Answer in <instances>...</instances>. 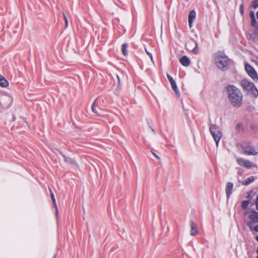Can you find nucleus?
<instances>
[{
  "mask_svg": "<svg viewBox=\"0 0 258 258\" xmlns=\"http://www.w3.org/2000/svg\"><path fill=\"white\" fill-rule=\"evenodd\" d=\"M15 119H16V117L14 116L13 117V121H15Z\"/></svg>",
  "mask_w": 258,
  "mask_h": 258,
  "instance_id": "c9c22d12",
  "label": "nucleus"
},
{
  "mask_svg": "<svg viewBox=\"0 0 258 258\" xmlns=\"http://www.w3.org/2000/svg\"><path fill=\"white\" fill-rule=\"evenodd\" d=\"M127 47H128V44L126 43H124L122 44L121 45V51H122V54L124 56H126L128 55V51L127 50Z\"/></svg>",
  "mask_w": 258,
  "mask_h": 258,
  "instance_id": "f3484780",
  "label": "nucleus"
},
{
  "mask_svg": "<svg viewBox=\"0 0 258 258\" xmlns=\"http://www.w3.org/2000/svg\"><path fill=\"white\" fill-rule=\"evenodd\" d=\"M249 218L251 220V221L249 222L247 224V225L249 226V228L251 230V223L258 222V212L255 211H252L250 215H249Z\"/></svg>",
  "mask_w": 258,
  "mask_h": 258,
  "instance_id": "6e6552de",
  "label": "nucleus"
},
{
  "mask_svg": "<svg viewBox=\"0 0 258 258\" xmlns=\"http://www.w3.org/2000/svg\"><path fill=\"white\" fill-rule=\"evenodd\" d=\"M215 55V62L217 67L219 69L224 71L228 70L230 60L226 55L225 53L222 51H219Z\"/></svg>",
  "mask_w": 258,
  "mask_h": 258,
  "instance_id": "f03ea898",
  "label": "nucleus"
},
{
  "mask_svg": "<svg viewBox=\"0 0 258 258\" xmlns=\"http://www.w3.org/2000/svg\"><path fill=\"white\" fill-rule=\"evenodd\" d=\"M193 43L195 44V47L192 49V51L194 53L196 54L198 52V43L196 41H193Z\"/></svg>",
  "mask_w": 258,
  "mask_h": 258,
  "instance_id": "393cba45",
  "label": "nucleus"
},
{
  "mask_svg": "<svg viewBox=\"0 0 258 258\" xmlns=\"http://www.w3.org/2000/svg\"><path fill=\"white\" fill-rule=\"evenodd\" d=\"M228 98L232 104L235 107H239L242 104V95L240 91L232 85H228L226 88Z\"/></svg>",
  "mask_w": 258,
  "mask_h": 258,
  "instance_id": "f257e3e1",
  "label": "nucleus"
},
{
  "mask_svg": "<svg viewBox=\"0 0 258 258\" xmlns=\"http://www.w3.org/2000/svg\"><path fill=\"white\" fill-rule=\"evenodd\" d=\"M236 129L238 132H240L243 131V124L241 122L237 123Z\"/></svg>",
  "mask_w": 258,
  "mask_h": 258,
  "instance_id": "412c9836",
  "label": "nucleus"
},
{
  "mask_svg": "<svg viewBox=\"0 0 258 258\" xmlns=\"http://www.w3.org/2000/svg\"><path fill=\"white\" fill-rule=\"evenodd\" d=\"M240 85L244 91L253 95L255 97L258 96V90L253 83L247 80L243 79L240 82Z\"/></svg>",
  "mask_w": 258,
  "mask_h": 258,
  "instance_id": "7ed1b4c3",
  "label": "nucleus"
},
{
  "mask_svg": "<svg viewBox=\"0 0 258 258\" xmlns=\"http://www.w3.org/2000/svg\"><path fill=\"white\" fill-rule=\"evenodd\" d=\"M145 51H146V53H147V54L148 55V56L150 57H152V54L151 53H150V52H149L146 48H145Z\"/></svg>",
  "mask_w": 258,
  "mask_h": 258,
  "instance_id": "c756f323",
  "label": "nucleus"
},
{
  "mask_svg": "<svg viewBox=\"0 0 258 258\" xmlns=\"http://www.w3.org/2000/svg\"><path fill=\"white\" fill-rule=\"evenodd\" d=\"M242 149L245 153L248 155H255L258 154V151H256L253 146L249 144H244L242 145Z\"/></svg>",
  "mask_w": 258,
  "mask_h": 258,
  "instance_id": "423d86ee",
  "label": "nucleus"
},
{
  "mask_svg": "<svg viewBox=\"0 0 258 258\" xmlns=\"http://www.w3.org/2000/svg\"><path fill=\"white\" fill-rule=\"evenodd\" d=\"M209 123L210 122L211 123H211V118L210 117L209 118Z\"/></svg>",
  "mask_w": 258,
  "mask_h": 258,
  "instance_id": "e433bc0d",
  "label": "nucleus"
},
{
  "mask_svg": "<svg viewBox=\"0 0 258 258\" xmlns=\"http://www.w3.org/2000/svg\"><path fill=\"white\" fill-rule=\"evenodd\" d=\"M63 16L65 20V24H66V27H67L68 25V19L65 15V14L63 13Z\"/></svg>",
  "mask_w": 258,
  "mask_h": 258,
  "instance_id": "c85d7f7f",
  "label": "nucleus"
},
{
  "mask_svg": "<svg viewBox=\"0 0 258 258\" xmlns=\"http://www.w3.org/2000/svg\"><path fill=\"white\" fill-rule=\"evenodd\" d=\"M152 131H153L154 133H155V131H154V130L153 128H152Z\"/></svg>",
  "mask_w": 258,
  "mask_h": 258,
  "instance_id": "a19ab883",
  "label": "nucleus"
},
{
  "mask_svg": "<svg viewBox=\"0 0 258 258\" xmlns=\"http://www.w3.org/2000/svg\"><path fill=\"white\" fill-rule=\"evenodd\" d=\"M245 159L242 158H238L236 159V162L238 165L241 166H243L244 165Z\"/></svg>",
  "mask_w": 258,
  "mask_h": 258,
  "instance_id": "aec40b11",
  "label": "nucleus"
},
{
  "mask_svg": "<svg viewBox=\"0 0 258 258\" xmlns=\"http://www.w3.org/2000/svg\"><path fill=\"white\" fill-rule=\"evenodd\" d=\"M151 58V60L152 62H153V55H152V57H150Z\"/></svg>",
  "mask_w": 258,
  "mask_h": 258,
  "instance_id": "f704fd0d",
  "label": "nucleus"
},
{
  "mask_svg": "<svg viewBox=\"0 0 258 258\" xmlns=\"http://www.w3.org/2000/svg\"><path fill=\"white\" fill-rule=\"evenodd\" d=\"M179 61L181 64L184 67H187L190 64V60L188 58V57L186 55L183 56L179 59Z\"/></svg>",
  "mask_w": 258,
  "mask_h": 258,
  "instance_id": "f8f14e48",
  "label": "nucleus"
},
{
  "mask_svg": "<svg viewBox=\"0 0 258 258\" xmlns=\"http://www.w3.org/2000/svg\"><path fill=\"white\" fill-rule=\"evenodd\" d=\"M239 12L241 16H243L244 14V4H241L240 5L239 7Z\"/></svg>",
  "mask_w": 258,
  "mask_h": 258,
  "instance_id": "a878e982",
  "label": "nucleus"
},
{
  "mask_svg": "<svg viewBox=\"0 0 258 258\" xmlns=\"http://www.w3.org/2000/svg\"><path fill=\"white\" fill-rule=\"evenodd\" d=\"M255 205H256V209L258 210V196H257V197L256 198Z\"/></svg>",
  "mask_w": 258,
  "mask_h": 258,
  "instance_id": "473e14b6",
  "label": "nucleus"
},
{
  "mask_svg": "<svg viewBox=\"0 0 258 258\" xmlns=\"http://www.w3.org/2000/svg\"><path fill=\"white\" fill-rule=\"evenodd\" d=\"M60 153L63 157L64 162H66V163H68L70 164H76L75 161H74V159H73L70 157H67L66 155L63 154L61 152H60Z\"/></svg>",
  "mask_w": 258,
  "mask_h": 258,
  "instance_id": "2eb2a0df",
  "label": "nucleus"
},
{
  "mask_svg": "<svg viewBox=\"0 0 258 258\" xmlns=\"http://www.w3.org/2000/svg\"><path fill=\"white\" fill-rule=\"evenodd\" d=\"M249 203V201H242V203H241V208L243 209H246L247 207V206H248Z\"/></svg>",
  "mask_w": 258,
  "mask_h": 258,
  "instance_id": "4be33fe9",
  "label": "nucleus"
},
{
  "mask_svg": "<svg viewBox=\"0 0 258 258\" xmlns=\"http://www.w3.org/2000/svg\"><path fill=\"white\" fill-rule=\"evenodd\" d=\"M244 162H245V163H244L243 167L245 168H250L253 167H256L255 164H253L251 162H250V161H249L248 160L245 159Z\"/></svg>",
  "mask_w": 258,
  "mask_h": 258,
  "instance_id": "6ab92c4d",
  "label": "nucleus"
},
{
  "mask_svg": "<svg viewBox=\"0 0 258 258\" xmlns=\"http://www.w3.org/2000/svg\"><path fill=\"white\" fill-rule=\"evenodd\" d=\"M245 69L248 75L252 78L253 80L258 81L257 73L251 66L248 63L245 64Z\"/></svg>",
  "mask_w": 258,
  "mask_h": 258,
  "instance_id": "39448f33",
  "label": "nucleus"
},
{
  "mask_svg": "<svg viewBox=\"0 0 258 258\" xmlns=\"http://www.w3.org/2000/svg\"><path fill=\"white\" fill-rule=\"evenodd\" d=\"M233 184L231 182H228L226 185L225 191L227 199H229L232 192Z\"/></svg>",
  "mask_w": 258,
  "mask_h": 258,
  "instance_id": "1a4fd4ad",
  "label": "nucleus"
},
{
  "mask_svg": "<svg viewBox=\"0 0 258 258\" xmlns=\"http://www.w3.org/2000/svg\"><path fill=\"white\" fill-rule=\"evenodd\" d=\"M251 7H253L254 9H256L258 8V0H254L252 2Z\"/></svg>",
  "mask_w": 258,
  "mask_h": 258,
  "instance_id": "b1692460",
  "label": "nucleus"
},
{
  "mask_svg": "<svg viewBox=\"0 0 258 258\" xmlns=\"http://www.w3.org/2000/svg\"><path fill=\"white\" fill-rule=\"evenodd\" d=\"M255 239L258 242V236L256 237Z\"/></svg>",
  "mask_w": 258,
  "mask_h": 258,
  "instance_id": "4c0bfd02",
  "label": "nucleus"
},
{
  "mask_svg": "<svg viewBox=\"0 0 258 258\" xmlns=\"http://www.w3.org/2000/svg\"><path fill=\"white\" fill-rule=\"evenodd\" d=\"M242 173H243V171H242V170H241V171H238V174L239 175H241V174H242Z\"/></svg>",
  "mask_w": 258,
  "mask_h": 258,
  "instance_id": "72a5a7b5",
  "label": "nucleus"
},
{
  "mask_svg": "<svg viewBox=\"0 0 258 258\" xmlns=\"http://www.w3.org/2000/svg\"><path fill=\"white\" fill-rule=\"evenodd\" d=\"M256 258H258V255H257V256Z\"/></svg>",
  "mask_w": 258,
  "mask_h": 258,
  "instance_id": "79ce46f5",
  "label": "nucleus"
},
{
  "mask_svg": "<svg viewBox=\"0 0 258 258\" xmlns=\"http://www.w3.org/2000/svg\"><path fill=\"white\" fill-rule=\"evenodd\" d=\"M167 77L171 84L172 90L175 92L177 95L179 96L180 95L179 91L178 89L175 81L172 77L169 74H167Z\"/></svg>",
  "mask_w": 258,
  "mask_h": 258,
  "instance_id": "0eeeda50",
  "label": "nucleus"
},
{
  "mask_svg": "<svg viewBox=\"0 0 258 258\" xmlns=\"http://www.w3.org/2000/svg\"><path fill=\"white\" fill-rule=\"evenodd\" d=\"M209 125L210 132L213 136L216 143L217 146H218L220 140L222 136V132L221 131L220 127L216 124H214L210 122L209 123Z\"/></svg>",
  "mask_w": 258,
  "mask_h": 258,
  "instance_id": "20e7f679",
  "label": "nucleus"
},
{
  "mask_svg": "<svg viewBox=\"0 0 258 258\" xmlns=\"http://www.w3.org/2000/svg\"><path fill=\"white\" fill-rule=\"evenodd\" d=\"M196 13L194 10H192L190 12L188 17V24L190 28L192 26L193 20L196 18Z\"/></svg>",
  "mask_w": 258,
  "mask_h": 258,
  "instance_id": "9b49d317",
  "label": "nucleus"
},
{
  "mask_svg": "<svg viewBox=\"0 0 258 258\" xmlns=\"http://www.w3.org/2000/svg\"><path fill=\"white\" fill-rule=\"evenodd\" d=\"M253 229L256 231V232H258V224L257 225H256L253 228Z\"/></svg>",
  "mask_w": 258,
  "mask_h": 258,
  "instance_id": "7c9ffc66",
  "label": "nucleus"
},
{
  "mask_svg": "<svg viewBox=\"0 0 258 258\" xmlns=\"http://www.w3.org/2000/svg\"><path fill=\"white\" fill-rule=\"evenodd\" d=\"M251 20L255 19L254 13L253 11H250L249 14Z\"/></svg>",
  "mask_w": 258,
  "mask_h": 258,
  "instance_id": "cd10ccee",
  "label": "nucleus"
},
{
  "mask_svg": "<svg viewBox=\"0 0 258 258\" xmlns=\"http://www.w3.org/2000/svg\"><path fill=\"white\" fill-rule=\"evenodd\" d=\"M254 180V177L253 176H251L249 177L246 178L245 180H243L242 182V184L244 185L247 186L253 182Z\"/></svg>",
  "mask_w": 258,
  "mask_h": 258,
  "instance_id": "4468645a",
  "label": "nucleus"
},
{
  "mask_svg": "<svg viewBox=\"0 0 258 258\" xmlns=\"http://www.w3.org/2000/svg\"><path fill=\"white\" fill-rule=\"evenodd\" d=\"M256 253H257V255H258V247H257V249H256Z\"/></svg>",
  "mask_w": 258,
  "mask_h": 258,
  "instance_id": "ea45409f",
  "label": "nucleus"
},
{
  "mask_svg": "<svg viewBox=\"0 0 258 258\" xmlns=\"http://www.w3.org/2000/svg\"><path fill=\"white\" fill-rule=\"evenodd\" d=\"M117 78L118 79V82H119V77L118 76H117Z\"/></svg>",
  "mask_w": 258,
  "mask_h": 258,
  "instance_id": "58836bf2",
  "label": "nucleus"
},
{
  "mask_svg": "<svg viewBox=\"0 0 258 258\" xmlns=\"http://www.w3.org/2000/svg\"><path fill=\"white\" fill-rule=\"evenodd\" d=\"M198 233L197 224L193 221H190V235L196 236Z\"/></svg>",
  "mask_w": 258,
  "mask_h": 258,
  "instance_id": "9d476101",
  "label": "nucleus"
},
{
  "mask_svg": "<svg viewBox=\"0 0 258 258\" xmlns=\"http://www.w3.org/2000/svg\"><path fill=\"white\" fill-rule=\"evenodd\" d=\"M9 85L8 81L3 77L0 78V86L3 87H7Z\"/></svg>",
  "mask_w": 258,
  "mask_h": 258,
  "instance_id": "a211bd4d",
  "label": "nucleus"
},
{
  "mask_svg": "<svg viewBox=\"0 0 258 258\" xmlns=\"http://www.w3.org/2000/svg\"><path fill=\"white\" fill-rule=\"evenodd\" d=\"M251 25L254 28H258V22L256 21L255 18L251 20Z\"/></svg>",
  "mask_w": 258,
  "mask_h": 258,
  "instance_id": "5701e85b",
  "label": "nucleus"
},
{
  "mask_svg": "<svg viewBox=\"0 0 258 258\" xmlns=\"http://www.w3.org/2000/svg\"><path fill=\"white\" fill-rule=\"evenodd\" d=\"M253 194V190H250L247 193V196L246 197V198L248 199L249 201H250L252 199V197L251 196V195Z\"/></svg>",
  "mask_w": 258,
  "mask_h": 258,
  "instance_id": "bb28decb",
  "label": "nucleus"
},
{
  "mask_svg": "<svg viewBox=\"0 0 258 258\" xmlns=\"http://www.w3.org/2000/svg\"><path fill=\"white\" fill-rule=\"evenodd\" d=\"M49 191H50V198H51V200L53 202V206H54V208L55 209V214H56V216H57V215H58V210H57V205H56V201H55V199L54 195V194L53 193L52 191L51 190V189L50 188H49Z\"/></svg>",
  "mask_w": 258,
  "mask_h": 258,
  "instance_id": "ddd939ff",
  "label": "nucleus"
},
{
  "mask_svg": "<svg viewBox=\"0 0 258 258\" xmlns=\"http://www.w3.org/2000/svg\"><path fill=\"white\" fill-rule=\"evenodd\" d=\"M152 153L153 154V155L158 160H160V157L157 155L155 153H153L152 152Z\"/></svg>",
  "mask_w": 258,
  "mask_h": 258,
  "instance_id": "2f4dec72",
  "label": "nucleus"
},
{
  "mask_svg": "<svg viewBox=\"0 0 258 258\" xmlns=\"http://www.w3.org/2000/svg\"><path fill=\"white\" fill-rule=\"evenodd\" d=\"M95 104H96V101H94V103H93V104L92 105V107H91L92 111L95 114H96L98 115H101V113H100L101 110L99 108H98V109L96 108Z\"/></svg>",
  "mask_w": 258,
  "mask_h": 258,
  "instance_id": "dca6fc26",
  "label": "nucleus"
}]
</instances>
